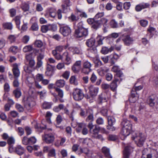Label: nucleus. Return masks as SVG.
Segmentation results:
<instances>
[{"label": "nucleus", "mask_w": 158, "mask_h": 158, "mask_svg": "<svg viewBox=\"0 0 158 158\" xmlns=\"http://www.w3.org/2000/svg\"><path fill=\"white\" fill-rule=\"evenodd\" d=\"M44 48L40 50V52H39L37 57V60H42L44 57Z\"/></svg>", "instance_id": "nucleus-32"}, {"label": "nucleus", "mask_w": 158, "mask_h": 158, "mask_svg": "<svg viewBox=\"0 0 158 158\" xmlns=\"http://www.w3.org/2000/svg\"><path fill=\"white\" fill-rule=\"evenodd\" d=\"M133 148L130 145L126 147L123 152V158H129L131 152L133 151Z\"/></svg>", "instance_id": "nucleus-12"}, {"label": "nucleus", "mask_w": 158, "mask_h": 158, "mask_svg": "<svg viewBox=\"0 0 158 158\" xmlns=\"http://www.w3.org/2000/svg\"><path fill=\"white\" fill-rule=\"evenodd\" d=\"M118 138V136L116 135H110L109 136L108 139L110 140L114 141L117 140Z\"/></svg>", "instance_id": "nucleus-54"}, {"label": "nucleus", "mask_w": 158, "mask_h": 158, "mask_svg": "<svg viewBox=\"0 0 158 158\" xmlns=\"http://www.w3.org/2000/svg\"><path fill=\"white\" fill-rule=\"evenodd\" d=\"M14 78H18L19 76L20 72L19 68V65L16 63L13 64L12 69Z\"/></svg>", "instance_id": "nucleus-13"}, {"label": "nucleus", "mask_w": 158, "mask_h": 158, "mask_svg": "<svg viewBox=\"0 0 158 158\" xmlns=\"http://www.w3.org/2000/svg\"><path fill=\"white\" fill-rule=\"evenodd\" d=\"M55 90L58 93V96L60 98H59V100L60 102H64V99L62 98L64 96V92L60 88H56Z\"/></svg>", "instance_id": "nucleus-22"}, {"label": "nucleus", "mask_w": 158, "mask_h": 158, "mask_svg": "<svg viewBox=\"0 0 158 158\" xmlns=\"http://www.w3.org/2000/svg\"><path fill=\"white\" fill-rule=\"evenodd\" d=\"M15 107L19 112H23L24 110L23 107L19 104L18 103L16 104Z\"/></svg>", "instance_id": "nucleus-57"}, {"label": "nucleus", "mask_w": 158, "mask_h": 158, "mask_svg": "<svg viewBox=\"0 0 158 158\" xmlns=\"http://www.w3.org/2000/svg\"><path fill=\"white\" fill-rule=\"evenodd\" d=\"M95 42V40L94 39L91 38L87 40L86 44L88 47H91L94 45Z\"/></svg>", "instance_id": "nucleus-30"}, {"label": "nucleus", "mask_w": 158, "mask_h": 158, "mask_svg": "<svg viewBox=\"0 0 158 158\" xmlns=\"http://www.w3.org/2000/svg\"><path fill=\"white\" fill-rule=\"evenodd\" d=\"M55 150L54 148H52L48 151V155L51 157H54L56 156Z\"/></svg>", "instance_id": "nucleus-51"}, {"label": "nucleus", "mask_w": 158, "mask_h": 158, "mask_svg": "<svg viewBox=\"0 0 158 158\" xmlns=\"http://www.w3.org/2000/svg\"><path fill=\"white\" fill-rule=\"evenodd\" d=\"M83 143L89 147H91L92 146L93 142L90 139L86 138L84 139Z\"/></svg>", "instance_id": "nucleus-35"}, {"label": "nucleus", "mask_w": 158, "mask_h": 158, "mask_svg": "<svg viewBox=\"0 0 158 158\" xmlns=\"http://www.w3.org/2000/svg\"><path fill=\"white\" fill-rule=\"evenodd\" d=\"M110 24L111 27L114 28L117 27L118 26L117 22L114 19L110 21Z\"/></svg>", "instance_id": "nucleus-53"}, {"label": "nucleus", "mask_w": 158, "mask_h": 158, "mask_svg": "<svg viewBox=\"0 0 158 158\" xmlns=\"http://www.w3.org/2000/svg\"><path fill=\"white\" fill-rule=\"evenodd\" d=\"M89 52L92 56H95L97 53V51L95 47H91L89 50Z\"/></svg>", "instance_id": "nucleus-37"}, {"label": "nucleus", "mask_w": 158, "mask_h": 158, "mask_svg": "<svg viewBox=\"0 0 158 158\" xmlns=\"http://www.w3.org/2000/svg\"><path fill=\"white\" fill-rule=\"evenodd\" d=\"M43 139L48 144L52 143L55 139L54 135L52 134H47L43 136Z\"/></svg>", "instance_id": "nucleus-9"}, {"label": "nucleus", "mask_w": 158, "mask_h": 158, "mask_svg": "<svg viewBox=\"0 0 158 158\" xmlns=\"http://www.w3.org/2000/svg\"><path fill=\"white\" fill-rule=\"evenodd\" d=\"M121 124L122 126V134L125 136H128L132 129L131 123L129 120L124 119L122 122Z\"/></svg>", "instance_id": "nucleus-1"}, {"label": "nucleus", "mask_w": 158, "mask_h": 158, "mask_svg": "<svg viewBox=\"0 0 158 158\" xmlns=\"http://www.w3.org/2000/svg\"><path fill=\"white\" fill-rule=\"evenodd\" d=\"M33 50L32 46L29 45L26 46L23 48V51L24 52H27L31 51Z\"/></svg>", "instance_id": "nucleus-42"}, {"label": "nucleus", "mask_w": 158, "mask_h": 158, "mask_svg": "<svg viewBox=\"0 0 158 158\" xmlns=\"http://www.w3.org/2000/svg\"><path fill=\"white\" fill-rule=\"evenodd\" d=\"M92 110L90 109H87L85 110H83L82 109H81V112L80 114L81 116L83 117H85L87 116L90 112Z\"/></svg>", "instance_id": "nucleus-24"}, {"label": "nucleus", "mask_w": 158, "mask_h": 158, "mask_svg": "<svg viewBox=\"0 0 158 158\" xmlns=\"http://www.w3.org/2000/svg\"><path fill=\"white\" fill-rule=\"evenodd\" d=\"M2 26L4 29L8 30H12L13 29V25L11 23L5 22L2 23Z\"/></svg>", "instance_id": "nucleus-25"}, {"label": "nucleus", "mask_w": 158, "mask_h": 158, "mask_svg": "<svg viewBox=\"0 0 158 158\" xmlns=\"http://www.w3.org/2000/svg\"><path fill=\"white\" fill-rule=\"evenodd\" d=\"M60 139L57 140L55 143V145L56 147H59L62 146L64 143L65 142L66 139L63 137H60Z\"/></svg>", "instance_id": "nucleus-27"}, {"label": "nucleus", "mask_w": 158, "mask_h": 158, "mask_svg": "<svg viewBox=\"0 0 158 158\" xmlns=\"http://www.w3.org/2000/svg\"><path fill=\"white\" fill-rule=\"evenodd\" d=\"M89 89V94L92 97L97 95L98 91V88L94 86L93 85H90L88 88Z\"/></svg>", "instance_id": "nucleus-14"}, {"label": "nucleus", "mask_w": 158, "mask_h": 158, "mask_svg": "<svg viewBox=\"0 0 158 158\" xmlns=\"http://www.w3.org/2000/svg\"><path fill=\"white\" fill-rule=\"evenodd\" d=\"M18 78H14L13 83V85L15 87H18L19 85V83L18 81Z\"/></svg>", "instance_id": "nucleus-60"}, {"label": "nucleus", "mask_w": 158, "mask_h": 158, "mask_svg": "<svg viewBox=\"0 0 158 158\" xmlns=\"http://www.w3.org/2000/svg\"><path fill=\"white\" fill-rule=\"evenodd\" d=\"M142 158H157L158 152L153 149H144L142 151Z\"/></svg>", "instance_id": "nucleus-2"}, {"label": "nucleus", "mask_w": 158, "mask_h": 158, "mask_svg": "<svg viewBox=\"0 0 158 158\" xmlns=\"http://www.w3.org/2000/svg\"><path fill=\"white\" fill-rule=\"evenodd\" d=\"M4 90L5 92H8L10 90V86L9 84L6 82L4 85Z\"/></svg>", "instance_id": "nucleus-61"}, {"label": "nucleus", "mask_w": 158, "mask_h": 158, "mask_svg": "<svg viewBox=\"0 0 158 158\" xmlns=\"http://www.w3.org/2000/svg\"><path fill=\"white\" fill-rule=\"evenodd\" d=\"M35 46L38 48H41L42 47L43 45V42L40 40H37L35 41Z\"/></svg>", "instance_id": "nucleus-49"}, {"label": "nucleus", "mask_w": 158, "mask_h": 158, "mask_svg": "<svg viewBox=\"0 0 158 158\" xmlns=\"http://www.w3.org/2000/svg\"><path fill=\"white\" fill-rule=\"evenodd\" d=\"M64 106L63 104H60L58 106H55L53 109V110L56 112H59L61 110H63Z\"/></svg>", "instance_id": "nucleus-36"}, {"label": "nucleus", "mask_w": 158, "mask_h": 158, "mask_svg": "<svg viewBox=\"0 0 158 158\" xmlns=\"http://www.w3.org/2000/svg\"><path fill=\"white\" fill-rule=\"evenodd\" d=\"M69 18L72 21H77L79 18L78 16L76 17L73 14H72L71 16L69 17Z\"/></svg>", "instance_id": "nucleus-55"}, {"label": "nucleus", "mask_w": 158, "mask_h": 158, "mask_svg": "<svg viewBox=\"0 0 158 158\" xmlns=\"http://www.w3.org/2000/svg\"><path fill=\"white\" fill-rule=\"evenodd\" d=\"M9 51L13 54H15L18 51V47L16 46H12L10 48Z\"/></svg>", "instance_id": "nucleus-39"}, {"label": "nucleus", "mask_w": 158, "mask_h": 158, "mask_svg": "<svg viewBox=\"0 0 158 158\" xmlns=\"http://www.w3.org/2000/svg\"><path fill=\"white\" fill-rule=\"evenodd\" d=\"M86 121L89 122L88 124V127L91 130L94 127L93 125L92 122L94 121V117L93 115V110L87 115V117L86 119Z\"/></svg>", "instance_id": "nucleus-10"}, {"label": "nucleus", "mask_w": 158, "mask_h": 158, "mask_svg": "<svg viewBox=\"0 0 158 158\" xmlns=\"http://www.w3.org/2000/svg\"><path fill=\"white\" fill-rule=\"evenodd\" d=\"M131 4L130 2H126L123 4V8L126 10H128L131 6Z\"/></svg>", "instance_id": "nucleus-59"}, {"label": "nucleus", "mask_w": 158, "mask_h": 158, "mask_svg": "<svg viewBox=\"0 0 158 158\" xmlns=\"http://www.w3.org/2000/svg\"><path fill=\"white\" fill-rule=\"evenodd\" d=\"M88 34V30L86 29L80 28L76 29L75 31V35L77 38H81L86 36Z\"/></svg>", "instance_id": "nucleus-8"}, {"label": "nucleus", "mask_w": 158, "mask_h": 158, "mask_svg": "<svg viewBox=\"0 0 158 158\" xmlns=\"http://www.w3.org/2000/svg\"><path fill=\"white\" fill-rule=\"evenodd\" d=\"M65 84V81L63 80L60 79L56 81L55 83V85L58 87H62Z\"/></svg>", "instance_id": "nucleus-34"}, {"label": "nucleus", "mask_w": 158, "mask_h": 158, "mask_svg": "<svg viewBox=\"0 0 158 158\" xmlns=\"http://www.w3.org/2000/svg\"><path fill=\"white\" fill-rule=\"evenodd\" d=\"M99 130V127L97 125H95L94 128L92 132V137L95 139L103 140V139L102 135L98 134Z\"/></svg>", "instance_id": "nucleus-11"}, {"label": "nucleus", "mask_w": 158, "mask_h": 158, "mask_svg": "<svg viewBox=\"0 0 158 158\" xmlns=\"http://www.w3.org/2000/svg\"><path fill=\"white\" fill-rule=\"evenodd\" d=\"M92 63L88 60L84 61L82 64L81 73L86 75L89 74L92 70Z\"/></svg>", "instance_id": "nucleus-3"}, {"label": "nucleus", "mask_w": 158, "mask_h": 158, "mask_svg": "<svg viewBox=\"0 0 158 158\" xmlns=\"http://www.w3.org/2000/svg\"><path fill=\"white\" fill-rule=\"evenodd\" d=\"M16 37L15 35H9L7 39L11 43L14 42L16 40Z\"/></svg>", "instance_id": "nucleus-47"}, {"label": "nucleus", "mask_w": 158, "mask_h": 158, "mask_svg": "<svg viewBox=\"0 0 158 158\" xmlns=\"http://www.w3.org/2000/svg\"><path fill=\"white\" fill-rule=\"evenodd\" d=\"M70 5V0H63V4L61 5L63 12H65L66 10H67L68 7Z\"/></svg>", "instance_id": "nucleus-17"}, {"label": "nucleus", "mask_w": 158, "mask_h": 158, "mask_svg": "<svg viewBox=\"0 0 158 158\" xmlns=\"http://www.w3.org/2000/svg\"><path fill=\"white\" fill-rule=\"evenodd\" d=\"M85 127V125L82 123H79L77 124V127L76 129V131L77 133H79Z\"/></svg>", "instance_id": "nucleus-40"}, {"label": "nucleus", "mask_w": 158, "mask_h": 158, "mask_svg": "<svg viewBox=\"0 0 158 158\" xmlns=\"http://www.w3.org/2000/svg\"><path fill=\"white\" fill-rule=\"evenodd\" d=\"M107 22L108 20L105 18H102L98 20H95L93 25H92V27L97 30L102 25H103V27L106 26Z\"/></svg>", "instance_id": "nucleus-5"}, {"label": "nucleus", "mask_w": 158, "mask_h": 158, "mask_svg": "<svg viewBox=\"0 0 158 158\" xmlns=\"http://www.w3.org/2000/svg\"><path fill=\"white\" fill-rule=\"evenodd\" d=\"M129 100L131 103H135L137 100V98L135 97V94L131 92V96L129 98Z\"/></svg>", "instance_id": "nucleus-45"}, {"label": "nucleus", "mask_w": 158, "mask_h": 158, "mask_svg": "<svg viewBox=\"0 0 158 158\" xmlns=\"http://www.w3.org/2000/svg\"><path fill=\"white\" fill-rule=\"evenodd\" d=\"M16 10L14 8H12L9 10V12L10 14V16L11 17L14 16L16 14Z\"/></svg>", "instance_id": "nucleus-62"}, {"label": "nucleus", "mask_w": 158, "mask_h": 158, "mask_svg": "<svg viewBox=\"0 0 158 158\" xmlns=\"http://www.w3.org/2000/svg\"><path fill=\"white\" fill-rule=\"evenodd\" d=\"M68 49L72 51L73 54H79L81 52L80 50L77 47H70L68 48Z\"/></svg>", "instance_id": "nucleus-31"}, {"label": "nucleus", "mask_w": 158, "mask_h": 158, "mask_svg": "<svg viewBox=\"0 0 158 158\" xmlns=\"http://www.w3.org/2000/svg\"><path fill=\"white\" fill-rule=\"evenodd\" d=\"M154 98L153 96H150L148 98L147 102L152 107L154 106L155 102H154Z\"/></svg>", "instance_id": "nucleus-38"}, {"label": "nucleus", "mask_w": 158, "mask_h": 158, "mask_svg": "<svg viewBox=\"0 0 158 158\" xmlns=\"http://www.w3.org/2000/svg\"><path fill=\"white\" fill-rule=\"evenodd\" d=\"M52 26L51 24L42 26L41 28V31L43 33H46L47 31L51 30Z\"/></svg>", "instance_id": "nucleus-19"}, {"label": "nucleus", "mask_w": 158, "mask_h": 158, "mask_svg": "<svg viewBox=\"0 0 158 158\" xmlns=\"http://www.w3.org/2000/svg\"><path fill=\"white\" fill-rule=\"evenodd\" d=\"M74 99L76 101L81 100L84 98V94L82 90L76 88L74 90L73 93Z\"/></svg>", "instance_id": "nucleus-6"}, {"label": "nucleus", "mask_w": 158, "mask_h": 158, "mask_svg": "<svg viewBox=\"0 0 158 158\" xmlns=\"http://www.w3.org/2000/svg\"><path fill=\"white\" fill-rule=\"evenodd\" d=\"M29 144H33L35 143L36 140L35 138L34 137H32L29 138Z\"/></svg>", "instance_id": "nucleus-63"}, {"label": "nucleus", "mask_w": 158, "mask_h": 158, "mask_svg": "<svg viewBox=\"0 0 158 158\" xmlns=\"http://www.w3.org/2000/svg\"><path fill=\"white\" fill-rule=\"evenodd\" d=\"M132 138L135 140L137 146L140 147L143 146L145 139L144 135L141 133L136 134L135 136L132 137Z\"/></svg>", "instance_id": "nucleus-4"}, {"label": "nucleus", "mask_w": 158, "mask_h": 158, "mask_svg": "<svg viewBox=\"0 0 158 158\" xmlns=\"http://www.w3.org/2000/svg\"><path fill=\"white\" fill-rule=\"evenodd\" d=\"M36 79L39 81H42L43 79V75L42 74H37L36 75Z\"/></svg>", "instance_id": "nucleus-64"}, {"label": "nucleus", "mask_w": 158, "mask_h": 158, "mask_svg": "<svg viewBox=\"0 0 158 158\" xmlns=\"http://www.w3.org/2000/svg\"><path fill=\"white\" fill-rule=\"evenodd\" d=\"M109 71V69L105 66L101 67L97 70L98 74L101 76H104L105 73Z\"/></svg>", "instance_id": "nucleus-18"}, {"label": "nucleus", "mask_w": 158, "mask_h": 158, "mask_svg": "<svg viewBox=\"0 0 158 158\" xmlns=\"http://www.w3.org/2000/svg\"><path fill=\"white\" fill-rule=\"evenodd\" d=\"M16 131L20 136H22L24 134V129L22 127H18Z\"/></svg>", "instance_id": "nucleus-52"}, {"label": "nucleus", "mask_w": 158, "mask_h": 158, "mask_svg": "<svg viewBox=\"0 0 158 158\" xmlns=\"http://www.w3.org/2000/svg\"><path fill=\"white\" fill-rule=\"evenodd\" d=\"M119 81L117 79H114L111 83L110 86V89L113 91H115L117 87V82Z\"/></svg>", "instance_id": "nucleus-21"}, {"label": "nucleus", "mask_w": 158, "mask_h": 158, "mask_svg": "<svg viewBox=\"0 0 158 158\" xmlns=\"http://www.w3.org/2000/svg\"><path fill=\"white\" fill-rule=\"evenodd\" d=\"M102 152L106 157L110 156L109 150L105 147H103L102 149Z\"/></svg>", "instance_id": "nucleus-41"}, {"label": "nucleus", "mask_w": 158, "mask_h": 158, "mask_svg": "<svg viewBox=\"0 0 158 158\" xmlns=\"http://www.w3.org/2000/svg\"><path fill=\"white\" fill-rule=\"evenodd\" d=\"M80 151V153H79V154L84 153L88 157H90L92 156V152L87 148H84L83 149L81 148Z\"/></svg>", "instance_id": "nucleus-23"}, {"label": "nucleus", "mask_w": 158, "mask_h": 158, "mask_svg": "<svg viewBox=\"0 0 158 158\" xmlns=\"http://www.w3.org/2000/svg\"><path fill=\"white\" fill-rule=\"evenodd\" d=\"M52 104L50 102H44L42 105V107L44 109H49L51 108Z\"/></svg>", "instance_id": "nucleus-44"}, {"label": "nucleus", "mask_w": 158, "mask_h": 158, "mask_svg": "<svg viewBox=\"0 0 158 158\" xmlns=\"http://www.w3.org/2000/svg\"><path fill=\"white\" fill-rule=\"evenodd\" d=\"M108 121L109 125H113L115 122V120L113 117L109 116L108 118Z\"/></svg>", "instance_id": "nucleus-43"}, {"label": "nucleus", "mask_w": 158, "mask_h": 158, "mask_svg": "<svg viewBox=\"0 0 158 158\" xmlns=\"http://www.w3.org/2000/svg\"><path fill=\"white\" fill-rule=\"evenodd\" d=\"M15 152L17 154L20 156L24 153L25 149L20 145H18L16 147Z\"/></svg>", "instance_id": "nucleus-20"}, {"label": "nucleus", "mask_w": 158, "mask_h": 158, "mask_svg": "<svg viewBox=\"0 0 158 158\" xmlns=\"http://www.w3.org/2000/svg\"><path fill=\"white\" fill-rule=\"evenodd\" d=\"M13 94L15 98H19L22 95L20 89L19 88H17L13 91Z\"/></svg>", "instance_id": "nucleus-26"}, {"label": "nucleus", "mask_w": 158, "mask_h": 158, "mask_svg": "<svg viewBox=\"0 0 158 158\" xmlns=\"http://www.w3.org/2000/svg\"><path fill=\"white\" fill-rule=\"evenodd\" d=\"M97 79V76L94 73L91 75L90 80L91 82L93 83H94Z\"/></svg>", "instance_id": "nucleus-48"}, {"label": "nucleus", "mask_w": 158, "mask_h": 158, "mask_svg": "<svg viewBox=\"0 0 158 158\" xmlns=\"http://www.w3.org/2000/svg\"><path fill=\"white\" fill-rule=\"evenodd\" d=\"M22 143L23 144L25 145L29 144V138L26 136L24 137L22 140Z\"/></svg>", "instance_id": "nucleus-58"}, {"label": "nucleus", "mask_w": 158, "mask_h": 158, "mask_svg": "<svg viewBox=\"0 0 158 158\" xmlns=\"http://www.w3.org/2000/svg\"><path fill=\"white\" fill-rule=\"evenodd\" d=\"M65 59V64L68 65L70 64L71 62V58L68 52L65 51L63 53V58Z\"/></svg>", "instance_id": "nucleus-16"}, {"label": "nucleus", "mask_w": 158, "mask_h": 158, "mask_svg": "<svg viewBox=\"0 0 158 158\" xmlns=\"http://www.w3.org/2000/svg\"><path fill=\"white\" fill-rule=\"evenodd\" d=\"M60 31L64 36H67L71 34V30L68 26L61 24L60 26Z\"/></svg>", "instance_id": "nucleus-7"}, {"label": "nucleus", "mask_w": 158, "mask_h": 158, "mask_svg": "<svg viewBox=\"0 0 158 158\" xmlns=\"http://www.w3.org/2000/svg\"><path fill=\"white\" fill-rule=\"evenodd\" d=\"M114 48L113 47L108 48L106 47H103L102 48L101 52L103 54H106L109 52H110L114 50Z\"/></svg>", "instance_id": "nucleus-28"}, {"label": "nucleus", "mask_w": 158, "mask_h": 158, "mask_svg": "<svg viewBox=\"0 0 158 158\" xmlns=\"http://www.w3.org/2000/svg\"><path fill=\"white\" fill-rule=\"evenodd\" d=\"M31 29L33 31H37L39 29L38 24L36 23H34L31 27Z\"/></svg>", "instance_id": "nucleus-56"}, {"label": "nucleus", "mask_w": 158, "mask_h": 158, "mask_svg": "<svg viewBox=\"0 0 158 158\" xmlns=\"http://www.w3.org/2000/svg\"><path fill=\"white\" fill-rule=\"evenodd\" d=\"M69 82L71 84L75 85H77L78 84L77 80L75 76H72L69 79Z\"/></svg>", "instance_id": "nucleus-33"}, {"label": "nucleus", "mask_w": 158, "mask_h": 158, "mask_svg": "<svg viewBox=\"0 0 158 158\" xmlns=\"http://www.w3.org/2000/svg\"><path fill=\"white\" fill-rule=\"evenodd\" d=\"M29 5L27 2H24L22 4L21 8L24 12L28 11L29 9Z\"/></svg>", "instance_id": "nucleus-29"}, {"label": "nucleus", "mask_w": 158, "mask_h": 158, "mask_svg": "<svg viewBox=\"0 0 158 158\" xmlns=\"http://www.w3.org/2000/svg\"><path fill=\"white\" fill-rule=\"evenodd\" d=\"M20 19L21 17L19 16H17L16 17H15V22L17 26V27L19 29L20 28L19 25L20 23Z\"/></svg>", "instance_id": "nucleus-46"}, {"label": "nucleus", "mask_w": 158, "mask_h": 158, "mask_svg": "<svg viewBox=\"0 0 158 158\" xmlns=\"http://www.w3.org/2000/svg\"><path fill=\"white\" fill-rule=\"evenodd\" d=\"M72 69L74 73H78L80 71V68L73 64L72 67Z\"/></svg>", "instance_id": "nucleus-50"}, {"label": "nucleus", "mask_w": 158, "mask_h": 158, "mask_svg": "<svg viewBox=\"0 0 158 158\" xmlns=\"http://www.w3.org/2000/svg\"><path fill=\"white\" fill-rule=\"evenodd\" d=\"M122 40L124 42L125 45L129 46L133 44V40L128 35H126L122 39Z\"/></svg>", "instance_id": "nucleus-15"}]
</instances>
